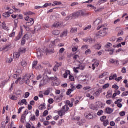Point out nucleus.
<instances>
[{
  "instance_id": "6ab92c4d",
  "label": "nucleus",
  "mask_w": 128,
  "mask_h": 128,
  "mask_svg": "<svg viewBox=\"0 0 128 128\" xmlns=\"http://www.w3.org/2000/svg\"><path fill=\"white\" fill-rule=\"evenodd\" d=\"M13 56L14 58H18L20 56V53L19 52H16L13 54Z\"/></svg>"
},
{
  "instance_id": "052dcab7",
  "label": "nucleus",
  "mask_w": 128,
  "mask_h": 128,
  "mask_svg": "<svg viewBox=\"0 0 128 128\" xmlns=\"http://www.w3.org/2000/svg\"><path fill=\"white\" fill-rule=\"evenodd\" d=\"M78 32L76 28H72L70 30L71 32Z\"/></svg>"
},
{
  "instance_id": "f704fd0d",
  "label": "nucleus",
  "mask_w": 128,
  "mask_h": 128,
  "mask_svg": "<svg viewBox=\"0 0 128 128\" xmlns=\"http://www.w3.org/2000/svg\"><path fill=\"white\" fill-rule=\"evenodd\" d=\"M18 19H15L14 20V28H18Z\"/></svg>"
},
{
  "instance_id": "412c9836",
  "label": "nucleus",
  "mask_w": 128,
  "mask_h": 128,
  "mask_svg": "<svg viewBox=\"0 0 128 128\" xmlns=\"http://www.w3.org/2000/svg\"><path fill=\"white\" fill-rule=\"evenodd\" d=\"M118 76L116 75V74H114L112 76H110L109 77V80H116Z\"/></svg>"
},
{
  "instance_id": "79ce46f5",
  "label": "nucleus",
  "mask_w": 128,
  "mask_h": 128,
  "mask_svg": "<svg viewBox=\"0 0 128 128\" xmlns=\"http://www.w3.org/2000/svg\"><path fill=\"white\" fill-rule=\"evenodd\" d=\"M3 16H4V18H8V16H10V12H6L5 13H4Z\"/></svg>"
},
{
  "instance_id": "20e7f679",
  "label": "nucleus",
  "mask_w": 128,
  "mask_h": 128,
  "mask_svg": "<svg viewBox=\"0 0 128 128\" xmlns=\"http://www.w3.org/2000/svg\"><path fill=\"white\" fill-rule=\"evenodd\" d=\"M44 52H46V54H54V48H44Z\"/></svg>"
},
{
  "instance_id": "f3484780",
  "label": "nucleus",
  "mask_w": 128,
  "mask_h": 128,
  "mask_svg": "<svg viewBox=\"0 0 128 128\" xmlns=\"http://www.w3.org/2000/svg\"><path fill=\"white\" fill-rule=\"evenodd\" d=\"M62 26V23L60 22H55L52 25V26L54 28H58V26Z\"/></svg>"
},
{
  "instance_id": "a211bd4d",
  "label": "nucleus",
  "mask_w": 128,
  "mask_h": 128,
  "mask_svg": "<svg viewBox=\"0 0 128 128\" xmlns=\"http://www.w3.org/2000/svg\"><path fill=\"white\" fill-rule=\"evenodd\" d=\"M20 30L19 32V33H18V36L22 38V34H24V30L22 29V26L20 27Z\"/></svg>"
},
{
  "instance_id": "423d86ee",
  "label": "nucleus",
  "mask_w": 128,
  "mask_h": 128,
  "mask_svg": "<svg viewBox=\"0 0 128 128\" xmlns=\"http://www.w3.org/2000/svg\"><path fill=\"white\" fill-rule=\"evenodd\" d=\"M96 108H97V110H98V108L104 107V104H102V102L100 101L96 102Z\"/></svg>"
},
{
  "instance_id": "864d4df0",
  "label": "nucleus",
  "mask_w": 128,
  "mask_h": 128,
  "mask_svg": "<svg viewBox=\"0 0 128 128\" xmlns=\"http://www.w3.org/2000/svg\"><path fill=\"white\" fill-rule=\"evenodd\" d=\"M50 80H54V82H56V80H58V78L56 76L50 77Z\"/></svg>"
},
{
  "instance_id": "774afa93",
  "label": "nucleus",
  "mask_w": 128,
  "mask_h": 128,
  "mask_svg": "<svg viewBox=\"0 0 128 128\" xmlns=\"http://www.w3.org/2000/svg\"><path fill=\"white\" fill-rule=\"evenodd\" d=\"M45 73L48 74H51L50 70L48 69H46Z\"/></svg>"
},
{
  "instance_id": "ea45409f",
  "label": "nucleus",
  "mask_w": 128,
  "mask_h": 128,
  "mask_svg": "<svg viewBox=\"0 0 128 128\" xmlns=\"http://www.w3.org/2000/svg\"><path fill=\"white\" fill-rule=\"evenodd\" d=\"M72 120H80V116H74V117H73L72 118Z\"/></svg>"
},
{
  "instance_id": "f03ea898",
  "label": "nucleus",
  "mask_w": 128,
  "mask_h": 128,
  "mask_svg": "<svg viewBox=\"0 0 128 128\" xmlns=\"http://www.w3.org/2000/svg\"><path fill=\"white\" fill-rule=\"evenodd\" d=\"M70 104V101L69 100H66V105L63 106L62 108L58 112V116H64L66 114V112H68V110H70V108H68V105Z\"/></svg>"
},
{
  "instance_id": "4be33fe9",
  "label": "nucleus",
  "mask_w": 128,
  "mask_h": 128,
  "mask_svg": "<svg viewBox=\"0 0 128 128\" xmlns=\"http://www.w3.org/2000/svg\"><path fill=\"white\" fill-rule=\"evenodd\" d=\"M44 108H46L45 104H42L38 106V110H44Z\"/></svg>"
},
{
  "instance_id": "2f4dec72",
  "label": "nucleus",
  "mask_w": 128,
  "mask_h": 128,
  "mask_svg": "<svg viewBox=\"0 0 128 128\" xmlns=\"http://www.w3.org/2000/svg\"><path fill=\"white\" fill-rule=\"evenodd\" d=\"M68 35V31H64L62 34H60V37L62 38V36H66Z\"/></svg>"
},
{
  "instance_id": "c85d7f7f",
  "label": "nucleus",
  "mask_w": 128,
  "mask_h": 128,
  "mask_svg": "<svg viewBox=\"0 0 128 128\" xmlns=\"http://www.w3.org/2000/svg\"><path fill=\"white\" fill-rule=\"evenodd\" d=\"M36 66H38V61L34 60L32 63V68H36Z\"/></svg>"
},
{
  "instance_id": "6e6d98bb",
  "label": "nucleus",
  "mask_w": 128,
  "mask_h": 128,
  "mask_svg": "<svg viewBox=\"0 0 128 128\" xmlns=\"http://www.w3.org/2000/svg\"><path fill=\"white\" fill-rule=\"evenodd\" d=\"M128 94V91L124 92L122 94V96H126Z\"/></svg>"
},
{
  "instance_id": "4d7b16f0",
  "label": "nucleus",
  "mask_w": 128,
  "mask_h": 128,
  "mask_svg": "<svg viewBox=\"0 0 128 128\" xmlns=\"http://www.w3.org/2000/svg\"><path fill=\"white\" fill-rule=\"evenodd\" d=\"M73 59H74L75 60L78 59H80V56H78V54L74 55L73 57Z\"/></svg>"
},
{
  "instance_id": "c9c22d12",
  "label": "nucleus",
  "mask_w": 128,
  "mask_h": 128,
  "mask_svg": "<svg viewBox=\"0 0 128 128\" xmlns=\"http://www.w3.org/2000/svg\"><path fill=\"white\" fill-rule=\"evenodd\" d=\"M56 46V41H52L51 42V44L49 45L50 48H54V46Z\"/></svg>"
},
{
  "instance_id": "e2e57ef3",
  "label": "nucleus",
  "mask_w": 128,
  "mask_h": 128,
  "mask_svg": "<svg viewBox=\"0 0 128 128\" xmlns=\"http://www.w3.org/2000/svg\"><path fill=\"white\" fill-rule=\"evenodd\" d=\"M72 89H70V88L68 89L66 92L67 96H70V94H72Z\"/></svg>"
},
{
  "instance_id": "ddd939ff",
  "label": "nucleus",
  "mask_w": 128,
  "mask_h": 128,
  "mask_svg": "<svg viewBox=\"0 0 128 128\" xmlns=\"http://www.w3.org/2000/svg\"><path fill=\"white\" fill-rule=\"evenodd\" d=\"M26 52V48L24 47H21L18 50L20 54H24Z\"/></svg>"
},
{
  "instance_id": "dca6fc26",
  "label": "nucleus",
  "mask_w": 128,
  "mask_h": 128,
  "mask_svg": "<svg viewBox=\"0 0 128 128\" xmlns=\"http://www.w3.org/2000/svg\"><path fill=\"white\" fill-rule=\"evenodd\" d=\"M98 64H100L98 63V61H96L95 62L92 64V68L93 70H96V66H98Z\"/></svg>"
},
{
  "instance_id": "cd10ccee",
  "label": "nucleus",
  "mask_w": 128,
  "mask_h": 128,
  "mask_svg": "<svg viewBox=\"0 0 128 128\" xmlns=\"http://www.w3.org/2000/svg\"><path fill=\"white\" fill-rule=\"evenodd\" d=\"M8 48H10V46L6 45L2 47V50H5V51L8 50Z\"/></svg>"
},
{
  "instance_id": "473e14b6",
  "label": "nucleus",
  "mask_w": 128,
  "mask_h": 128,
  "mask_svg": "<svg viewBox=\"0 0 128 128\" xmlns=\"http://www.w3.org/2000/svg\"><path fill=\"white\" fill-rule=\"evenodd\" d=\"M86 96L87 98H90V100H94V97L92 96H91L90 94V93H87L86 94Z\"/></svg>"
},
{
  "instance_id": "680f3d73",
  "label": "nucleus",
  "mask_w": 128,
  "mask_h": 128,
  "mask_svg": "<svg viewBox=\"0 0 128 128\" xmlns=\"http://www.w3.org/2000/svg\"><path fill=\"white\" fill-rule=\"evenodd\" d=\"M112 88H114L115 90H118V86L116 84L112 85Z\"/></svg>"
},
{
  "instance_id": "72a5a7b5",
  "label": "nucleus",
  "mask_w": 128,
  "mask_h": 128,
  "mask_svg": "<svg viewBox=\"0 0 128 128\" xmlns=\"http://www.w3.org/2000/svg\"><path fill=\"white\" fill-rule=\"evenodd\" d=\"M92 115L90 113L88 114L86 116V118H88V120H90L91 118H92Z\"/></svg>"
},
{
  "instance_id": "3c124183",
  "label": "nucleus",
  "mask_w": 128,
  "mask_h": 128,
  "mask_svg": "<svg viewBox=\"0 0 128 128\" xmlns=\"http://www.w3.org/2000/svg\"><path fill=\"white\" fill-rule=\"evenodd\" d=\"M106 116H102L100 117V120H101V122H104L106 120Z\"/></svg>"
},
{
  "instance_id": "7ed1b4c3",
  "label": "nucleus",
  "mask_w": 128,
  "mask_h": 128,
  "mask_svg": "<svg viewBox=\"0 0 128 128\" xmlns=\"http://www.w3.org/2000/svg\"><path fill=\"white\" fill-rule=\"evenodd\" d=\"M34 77V75L32 74H26L24 76L22 80L25 84H30V80H32Z\"/></svg>"
},
{
  "instance_id": "1a4fd4ad",
  "label": "nucleus",
  "mask_w": 128,
  "mask_h": 128,
  "mask_svg": "<svg viewBox=\"0 0 128 128\" xmlns=\"http://www.w3.org/2000/svg\"><path fill=\"white\" fill-rule=\"evenodd\" d=\"M72 16H73V18H78V16H80V11L74 12L72 14Z\"/></svg>"
},
{
  "instance_id": "338daca9",
  "label": "nucleus",
  "mask_w": 128,
  "mask_h": 128,
  "mask_svg": "<svg viewBox=\"0 0 128 128\" xmlns=\"http://www.w3.org/2000/svg\"><path fill=\"white\" fill-rule=\"evenodd\" d=\"M120 80H122V76L118 77V78H116L115 79V80H116V82H120Z\"/></svg>"
},
{
  "instance_id": "0e129e2a",
  "label": "nucleus",
  "mask_w": 128,
  "mask_h": 128,
  "mask_svg": "<svg viewBox=\"0 0 128 128\" xmlns=\"http://www.w3.org/2000/svg\"><path fill=\"white\" fill-rule=\"evenodd\" d=\"M36 116H32L30 118V120H32V122H34V120H36Z\"/></svg>"
},
{
  "instance_id": "9b49d317",
  "label": "nucleus",
  "mask_w": 128,
  "mask_h": 128,
  "mask_svg": "<svg viewBox=\"0 0 128 128\" xmlns=\"http://www.w3.org/2000/svg\"><path fill=\"white\" fill-rule=\"evenodd\" d=\"M79 12L80 13V16H86L88 15V13H87L85 10H80Z\"/></svg>"
},
{
  "instance_id": "13d9d810",
  "label": "nucleus",
  "mask_w": 128,
  "mask_h": 128,
  "mask_svg": "<svg viewBox=\"0 0 128 128\" xmlns=\"http://www.w3.org/2000/svg\"><path fill=\"white\" fill-rule=\"evenodd\" d=\"M122 99L119 98L114 102V104H120V102H122Z\"/></svg>"
},
{
  "instance_id": "f8f14e48",
  "label": "nucleus",
  "mask_w": 128,
  "mask_h": 128,
  "mask_svg": "<svg viewBox=\"0 0 128 128\" xmlns=\"http://www.w3.org/2000/svg\"><path fill=\"white\" fill-rule=\"evenodd\" d=\"M102 20L100 18H97L94 22V26H98V24H101Z\"/></svg>"
},
{
  "instance_id": "bf43d9fd",
  "label": "nucleus",
  "mask_w": 128,
  "mask_h": 128,
  "mask_svg": "<svg viewBox=\"0 0 128 128\" xmlns=\"http://www.w3.org/2000/svg\"><path fill=\"white\" fill-rule=\"evenodd\" d=\"M120 116H126V112L122 111L120 112Z\"/></svg>"
},
{
  "instance_id": "49530a36",
  "label": "nucleus",
  "mask_w": 128,
  "mask_h": 128,
  "mask_svg": "<svg viewBox=\"0 0 128 128\" xmlns=\"http://www.w3.org/2000/svg\"><path fill=\"white\" fill-rule=\"evenodd\" d=\"M53 3L55 4V6H60L62 4V2L58 1H54Z\"/></svg>"
},
{
  "instance_id": "bb28decb",
  "label": "nucleus",
  "mask_w": 128,
  "mask_h": 128,
  "mask_svg": "<svg viewBox=\"0 0 128 128\" xmlns=\"http://www.w3.org/2000/svg\"><path fill=\"white\" fill-rule=\"evenodd\" d=\"M112 92H110L108 91L107 92V94L106 95V98H112Z\"/></svg>"
},
{
  "instance_id": "2eb2a0df",
  "label": "nucleus",
  "mask_w": 128,
  "mask_h": 128,
  "mask_svg": "<svg viewBox=\"0 0 128 128\" xmlns=\"http://www.w3.org/2000/svg\"><path fill=\"white\" fill-rule=\"evenodd\" d=\"M100 92H102V90H98L94 93L93 96H96V98H98L100 94Z\"/></svg>"
},
{
  "instance_id": "4468645a",
  "label": "nucleus",
  "mask_w": 128,
  "mask_h": 128,
  "mask_svg": "<svg viewBox=\"0 0 128 128\" xmlns=\"http://www.w3.org/2000/svg\"><path fill=\"white\" fill-rule=\"evenodd\" d=\"M113 110H112V108H106L105 109V112H106V114H112Z\"/></svg>"
},
{
  "instance_id": "de8ad7c7",
  "label": "nucleus",
  "mask_w": 128,
  "mask_h": 128,
  "mask_svg": "<svg viewBox=\"0 0 128 128\" xmlns=\"http://www.w3.org/2000/svg\"><path fill=\"white\" fill-rule=\"evenodd\" d=\"M76 88L77 90H80V88H82V85L80 84H78L77 86H76Z\"/></svg>"
},
{
  "instance_id": "58836bf2",
  "label": "nucleus",
  "mask_w": 128,
  "mask_h": 128,
  "mask_svg": "<svg viewBox=\"0 0 128 128\" xmlns=\"http://www.w3.org/2000/svg\"><path fill=\"white\" fill-rule=\"evenodd\" d=\"M90 108L91 110H98V108H96V106H94V105H90Z\"/></svg>"
},
{
  "instance_id": "7c9ffc66",
  "label": "nucleus",
  "mask_w": 128,
  "mask_h": 128,
  "mask_svg": "<svg viewBox=\"0 0 128 128\" xmlns=\"http://www.w3.org/2000/svg\"><path fill=\"white\" fill-rule=\"evenodd\" d=\"M32 14H34V13L30 11H29L28 12H26L24 13V16H32Z\"/></svg>"
},
{
  "instance_id": "aec40b11",
  "label": "nucleus",
  "mask_w": 128,
  "mask_h": 128,
  "mask_svg": "<svg viewBox=\"0 0 128 128\" xmlns=\"http://www.w3.org/2000/svg\"><path fill=\"white\" fill-rule=\"evenodd\" d=\"M53 86H60V80H58V78L55 81L52 82Z\"/></svg>"
},
{
  "instance_id": "f257e3e1",
  "label": "nucleus",
  "mask_w": 128,
  "mask_h": 128,
  "mask_svg": "<svg viewBox=\"0 0 128 128\" xmlns=\"http://www.w3.org/2000/svg\"><path fill=\"white\" fill-rule=\"evenodd\" d=\"M104 26H106V24H103L98 26L97 30H100L96 34V36L97 38H102L108 34L106 32V30H108V28Z\"/></svg>"
},
{
  "instance_id": "37998d69",
  "label": "nucleus",
  "mask_w": 128,
  "mask_h": 128,
  "mask_svg": "<svg viewBox=\"0 0 128 128\" xmlns=\"http://www.w3.org/2000/svg\"><path fill=\"white\" fill-rule=\"evenodd\" d=\"M47 6H52V3H46L43 6L42 8H46Z\"/></svg>"
},
{
  "instance_id": "6e6552de",
  "label": "nucleus",
  "mask_w": 128,
  "mask_h": 128,
  "mask_svg": "<svg viewBox=\"0 0 128 128\" xmlns=\"http://www.w3.org/2000/svg\"><path fill=\"white\" fill-rule=\"evenodd\" d=\"M70 70H66L64 74H63L62 76L64 78H68V76H70Z\"/></svg>"
},
{
  "instance_id": "b1692460",
  "label": "nucleus",
  "mask_w": 128,
  "mask_h": 128,
  "mask_svg": "<svg viewBox=\"0 0 128 128\" xmlns=\"http://www.w3.org/2000/svg\"><path fill=\"white\" fill-rule=\"evenodd\" d=\"M14 28L12 32L9 34L10 38H14V36H16V32H14Z\"/></svg>"
},
{
  "instance_id": "603ef678",
  "label": "nucleus",
  "mask_w": 128,
  "mask_h": 128,
  "mask_svg": "<svg viewBox=\"0 0 128 128\" xmlns=\"http://www.w3.org/2000/svg\"><path fill=\"white\" fill-rule=\"evenodd\" d=\"M22 38L20 36H18V35L15 37L14 38V42H18V40H20Z\"/></svg>"
},
{
  "instance_id": "09e8293b",
  "label": "nucleus",
  "mask_w": 128,
  "mask_h": 128,
  "mask_svg": "<svg viewBox=\"0 0 128 128\" xmlns=\"http://www.w3.org/2000/svg\"><path fill=\"white\" fill-rule=\"evenodd\" d=\"M103 122H104L103 124L104 126H108V120H106Z\"/></svg>"
},
{
  "instance_id": "4c0bfd02",
  "label": "nucleus",
  "mask_w": 128,
  "mask_h": 128,
  "mask_svg": "<svg viewBox=\"0 0 128 128\" xmlns=\"http://www.w3.org/2000/svg\"><path fill=\"white\" fill-rule=\"evenodd\" d=\"M69 80L71 82H74V77L72 75L70 74L69 75Z\"/></svg>"
},
{
  "instance_id": "a19ab883",
  "label": "nucleus",
  "mask_w": 128,
  "mask_h": 128,
  "mask_svg": "<svg viewBox=\"0 0 128 128\" xmlns=\"http://www.w3.org/2000/svg\"><path fill=\"white\" fill-rule=\"evenodd\" d=\"M102 114H104V110H99L96 114L97 116H102Z\"/></svg>"
},
{
  "instance_id": "393cba45",
  "label": "nucleus",
  "mask_w": 128,
  "mask_h": 128,
  "mask_svg": "<svg viewBox=\"0 0 128 128\" xmlns=\"http://www.w3.org/2000/svg\"><path fill=\"white\" fill-rule=\"evenodd\" d=\"M94 48H96V50H100V48H102V44H96L94 46Z\"/></svg>"
},
{
  "instance_id": "a878e982",
  "label": "nucleus",
  "mask_w": 128,
  "mask_h": 128,
  "mask_svg": "<svg viewBox=\"0 0 128 128\" xmlns=\"http://www.w3.org/2000/svg\"><path fill=\"white\" fill-rule=\"evenodd\" d=\"M52 34H54L55 36H58L60 34V30H54L52 31Z\"/></svg>"
},
{
  "instance_id": "5fc2aeb1",
  "label": "nucleus",
  "mask_w": 128,
  "mask_h": 128,
  "mask_svg": "<svg viewBox=\"0 0 128 128\" xmlns=\"http://www.w3.org/2000/svg\"><path fill=\"white\" fill-rule=\"evenodd\" d=\"M107 50V52H109V54H110V55H112V54H114V50H112V48H110V49H109V50Z\"/></svg>"
},
{
  "instance_id": "c756f323",
  "label": "nucleus",
  "mask_w": 128,
  "mask_h": 128,
  "mask_svg": "<svg viewBox=\"0 0 128 128\" xmlns=\"http://www.w3.org/2000/svg\"><path fill=\"white\" fill-rule=\"evenodd\" d=\"M21 66H26L27 63H26V61L25 60H22L21 62Z\"/></svg>"
},
{
  "instance_id": "8fccbe9b",
  "label": "nucleus",
  "mask_w": 128,
  "mask_h": 128,
  "mask_svg": "<svg viewBox=\"0 0 128 128\" xmlns=\"http://www.w3.org/2000/svg\"><path fill=\"white\" fill-rule=\"evenodd\" d=\"M21 102H22V104H24L26 106V104H28V102H26V99H23V100H21Z\"/></svg>"
},
{
  "instance_id": "a18cd8bd",
  "label": "nucleus",
  "mask_w": 128,
  "mask_h": 128,
  "mask_svg": "<svg viewBox=\"0 0 128 128\" xmlns=\"http://www.w3.org/2000/svg\"><path fill=\"white\" fill-rule=\"evenodd\" d=\"M112 46V43L107 42L105 46V48H110Z\"/></svg>"
},
{
  "instance_id": "69168bd1",
  "label": "nucleus",
  "mask_w": 128,
  "mask_h": 128,
  "mask_svg": "<svg viewBox=\"0 0 128 128\" xmlns=\"http://www.w3.org/2000/svg\"><path fill=\"white\" fill-rule=\"evenodd\" d=\"M108 86H110V84H105L104 86H102V88H108Z\"/></svg>"
},
{
  "instance_id": "0eeeda50",
  "label": "nucleus",
  "mask_w": 128,
  "mask_h": 128,
  "mask_svg": "<svg viewBox=\"0 0 128 128\" xmlns=\"http://www.w3.org/2000/svg\"><path fill=\"white\" fill-rule=\"evenodd\" d=\"M34 18H30L29 21L26 22V24L28 26H30L34 24Z\"/></svg>"
},
{
  "instance_id": "5701e85b",
  "label": "nucleus",
  "mask_w": 128,
  "mask_h": 128,
  "mask_svg": "<svg viewBox=\"0 0 128 128\" xmlns=\"http://www.w3.org/2000/svg\"><path fill=\"white\" fill-rule=\"evenodd\" d=\"M2 28L3 30H8V27L6 26V23L4 22L2 23Z\"/></svg>"
},
{
  "instance_id": "c03bdc74",
  "label": "nucleus",
  "mask_w": 128,
  "mask_h": 128,
  "mask_svg": "<svg viewBox=\"0 0 128 128\" xmlns=\"http://www.w3.org/2000/svg\"><path fill=\"white\" fill-rule=\"evenodd\" d=\"M10 99L12 100H18V97L16 96H12L11 97H10Z\"/></svg>"
},
{
  "instance_id": "9d476101",
  "label": "nucleus",
  "mask_w": 128,
  "mask_h": 128,
  "mask_svg": "<svg viewBox=\"0 0 128 128\" xmlns=\"http://www.w3.org/2000/svg\"><path fill=\"white\" fill-rule=\"evenodd\" d=\"M10 78H8V80H5L2 82H1L0 84V88H3L4 86L6 84V82H8Z\"/></svg>"
},
{
  "instance_id": "39448f33",
  "label": "nucleus",
  "mask_w": 128,
  "mask_h": 128,
  "mask_svg": "<svg viewBox=\"0 0 128 128\" xmlns=\"http://www.w3.org/2000/svg\"><path fill=\"white\" fill-rule=\"evenodd\" d=\"M84 66H82V65H80L78 67H76V68H73V70L74 72H78V69L81 70H84Z\"/></svg>"
},
{
  "instance_id": "e433bc0d",
  "label": "nucleus",
  "mask_w": 128,
  "mask_h": 128,
  "mask_svg": "<svg viewBox=\"0 0 128 128\" xmlns=\"http://www.w3.org/2000/svg\"><path fill=\"white\" fill-rule=\"evenodd\" d=\"M64 119H61L58 120V126H62V124H64Z\"/></svg>"
}]
</instances>
